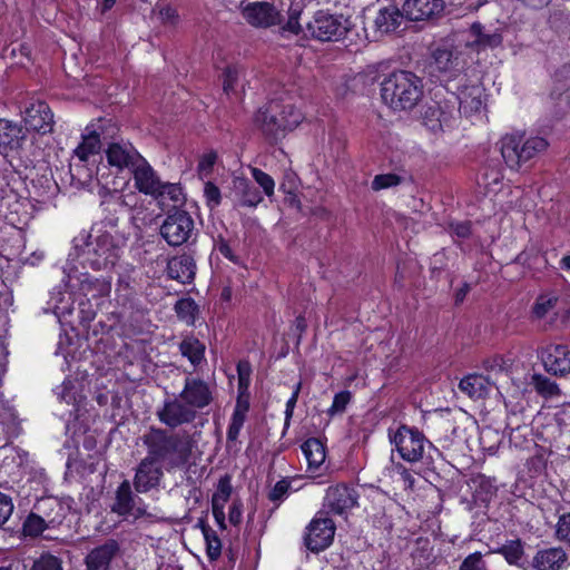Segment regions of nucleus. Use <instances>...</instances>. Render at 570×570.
Instances as JSON below:
<instances>
[{
  "instance_id": "9",
  "label": "nucleus",
  "mask_w": 570,
  "mask_h": 570,
  "mask_svg": "<svg viewBox=\"0 0 570 570\" xmlns=\"http://www.w3.org/2000/svg\"><path fill=\"white\" fill-rule=\"evenodd\" d=\"M423 126L434 135L452 130L458 121L453 100L432 101L422 115Z\"/></svg>"
},
{
  "instance_id": "10",
  "label": "nucleus",
  "mask_w": 570,
  "mask_h": 570,
  "mask_svg": "<svg viewBox=\"0 0 570 570\" xmlns=\"http://www.w3.org/2000/svg\"><path fill=\"white\" fill-rule=\"evenodd\" d=\"M335 529L334 521L318 512L306 527L305 547L312 552L325 550L334 540Z\"/></svg>"
},
{
  "instance_id": "52",
  "label": "nucleus",
  "mask_w": 570,
  "mask_h": 570,
  "mask_svg": "<svg viewBox=\"0 0 570 570\" xmlns=\"http://www.w3.org/2000/svg\"><path fill=\"white\" fill-rule=\"evenodd\" d=\"M217 155L216 151L209 150L208 153H205L198 163V174L202 177H208L214 168V165L216 164Z\"/></svg>"
},
{
  "instance_id": "38",
  "label": "nucleus",
  "mask_w": 570,
  "mask_h": 570,
  "mask_svg": "<svg viewBox=\"0 0 570 570\" xmlns=\"http://www.w3.org/2000/svg\"><path fill=\"white\" fill-rule=\"evenodd\" d=\"M153 197L160 204H165L167 200H170L173 205L176 206L183 202V190L177 184L163 181L158 191L155 193Z\"/></svg>"
},
{
  "instance_id": "59",
  "label": "nucleus",
  "mask_w": 570,
  "mask_h": 570,
  "mask_svg": "<svg viewBox=\"0 0 570 570\" xmlns=\"http://www.w3.org/2000/svg\"><path fill=\"white\" fill-rule=\"evenodd\" d=\"M533 137H528L527 131L522 128H511L509 131H507L502 138V142H519L522 140H525V142H530V140H533Z\"/></svg>"
},
{
  "instance_id": "40",
  "label": "nucleus",
  "mask_w": 570,
  "mask_h": 570,
  "mask_svg": "<svg viewBox=\"0 0 570 570\" xmlns=\"http://www.w3.org/2000/svg\"><path fill=\"white\" fill-rule=\"evenodd\" d=\"M179 320L184 321L187 325H194L198 306L193 298L178 299L174 307Z\"/></svg>"
},
{
  "instance_id": "11",
  "label": "nucleus",
  "mask_w": 570,
  "mask_h": 570,
  "mask_svg": "<svg viewBox=\"0 0 570 570\" xmlns=\"http://www.w3.org/2000/svg\"><path fill=\"white\" fill-rule=\"evenodd\" d=\"M358 498L354 487L340 483L326 490L324 508L334 514L342 515L358 504Z\"/></svg>"
},
{
  "instance_id": "31",
  "label": "nucleus",
  "mask_w": 570,
  "mask_h": 570,
  "mask_svg": "<svg viewBox=\"0 0 570 570\" xmlns=\"http://www.w3.org/2000/svg\"><path fill=\"white\" fill-rule=\"evenodd\" d=\"M179 352L183 356L197 367L205 360L206 346L195 336H186L178 345Z\"/></svg>"
},
{
  "instance_id": "4",
  "label": "nucleus",
  "mask_w": 570,
  "mask_h": 570,
  "mask_svg": "<svg viewBox=\"0 0 570 570\" xmlns=\"http://www.w3.org/2000/svg\"><path fill=\"white\" fill-rule=\"evenodd\" d=\"M387 438L402 460L409 463L432 460L431 450L438 449L426 439L423 432L415 426L399 424L387 429Z\"/></svg>"
},
{
  "instance_id": "57",
  "label": "nucleus",
  "mask_w": 570,
  "mask_h": 570,
  "mask_svg": "<svg viewBox=\"0 0 570 570\" xmlns=\"http://www.w3.org/2000/svg\"><path fill=\"white\" fill-rule=\"evenodd\" d=\"M13 512V502L10 495L0 492V525L4 524Z\"/></svg>"
},
{
  "instance_id": "1",
  "label": "nucleus",
  "mask_w": 570,
  "mask_h": 570,
  "mask_svg": "<svg viewBox=\"0 0 570 570\" xmlns=\"http://www.w3.org/2000/svg\"><path fill=\"white\" fill-rule=\"evenodd\" d=\"M146 458L165 463L168 471L185 466L191 455V442L178 433L150 426L141 436Z\"/></svg>"
},
{
  "instance_id": "32",
  "label": "nucleus",
  "mask_w": 570,
  "mask_h": 570,
  "mask_svg": "<svg viewBox=\"0 0 570 570\" xmlns=\"http://www.w3.org/2000/svg\"><path fill=\"white\" fill-rule=\"evenodd\" d=\"M489 382L479 374H470L464 376L460 383L459 389L472 399H481L488 394Z\"/></svg>"
},
{
  "instance_id": "54",
  "label": "nucleus",
  "mask_w": 570,
  "mask_h": 570,
  "mask_svg": "<svg viewBox=\"0 0 570 570\" xmlns=\"http://www.w3.org/2000/svg\"><path fill=\"white\" fill-rule=\"evenodd\" d=\"M460 570H487L481 552L469 554L461 563Z\"/></svg>"
},
{
  "instance_id": "15",
  "label": "nucleus",
  "mask_w": 570,
  "mask_h": 570,
  "mask_svg": "<svg viewBox=\"0 0 570 570\" xmlns=\"http://www.w3.org/2000/svg\"><path fill=\"white\" fill-rule=\"evenodd\" d=\"M163 478V464L145 456L136 468L132 484L136 492L147 493L157 489Z\"/></svg>"
},
{
  "instance_id": "26",
  "label": "nucleus",
  "mask_w": 570,
  "mask_h": 570,
  "mask_svg": "<svg viewBox=\"0 0 570 570\" xmlns=\"http://www.w3.org/2000/svg\"><path fill=\"white\" fill-rule=\"evenodd\" d=\"M167 275L169 278L181 284L191 283L196 275V264L190 255L184 254L170 258L167 263Z\"/></svg>"
},
{
  "instance_id": "60",
  "label": "nucleus",
  "mask_w": 570,
  "mask_h": 570,
  "mask_svg": "<svg viewBox=\"0 0 570 570\" xmlns=\"http://www.w3.org/2000/svg\"><path fill=\"white\" fill-rule=\"evenodd\" d=\"M101 145H78L75 149V155L81 161H89L91 157L99 154Z\"/></svg>"
},
{
  "instance_id": "14",
  "label": "nucleus",
  "mask_w": 570,
  "mask_h": 570,
  "mask_svg": "<svg viewBox=\"0 0 570 570\" xmlns=\"http://www.w3.org/2000/svg\"><path fill=\"white\" fill-rule=\"evenodd\" d=\"M544 370L554 376L570 374V347L566 344H550L540 353Z\"/></svg>"
},
{
  "instance_id": "55",
  "label": "nucleus",
  "mask_w": 570,
  "mask_h": 570,
  "mask_svg": "<svg viewBox=\"0 0 570 570\" xmlns=\"http://www.w3.org/2000/svg\"><path fill=\"white\" fill-rule=\"evenodd\" d=\"M289 489V482L287 480H281L276 482L273 489L268 492V499L278 504L286 498Z\"/></svg>"
},
{
  "instance_id": "39",
  "label": "nucleus",
  "mask_w": 570,
  "mask_h": 570,
  "mask_svg": "<svg viewBox=\"0 0 570 570\" xmlns=\"http://www.w3.org/2000/svg\"><path fill=\"white\" fill-rule=\"evenodd\" d=\"M237 187L242 189L239 206L255 208L263 202L262 194L248 180L239 179Z\"/></svg>"
},
{
  "instance_id": "36",
  "label": "nucleus",
  "mask_w": 570,
  "mask_h": 570,
  "mask_svg": "<svg viewBox=\"0 0 570 570\" xmlns=\"http://www.w3.org/2000/svg\"><path fill=\"white\" fill-rule=\"evenodd\" d=\"M558 301L554 294L539 295L532 306L531 317L537 321L543 320L556 308Z\"/></svg>"
},
{
  "instance_id": "8",
  "label": "nucleus",
  "mask_w": 570,
  "mask_h": 570,
  "mask_svg": "<svg viewBox=\"0 0 570 570\" xmlns=\"http://www.w3.org/2000/svg\"><path fill=\"white\" fill-rule=\"evenodd\" d=\"M160 423L169 429H176L195 421L197 414L180 394H171L164 399L156 411Z\"/></svg>"
},
{
  "instance_id": "35",
  "label": "nucleus",
  "mask_w": 570,
  "mask_h": 570,
  "mask_svg": "<svg viewBox=\"0 0 570 570\" xmlns=\"http://www.w3.org/2000/svg\"><path fill=\"white\" fill-rule=\"evenodd\" d=\"M248 411L247 404H242L239 401L237 402L230 423L227 429V445L230 446L232 443H235L239 436L240 430L244 425V422L246 420V413Z\"/></svg>"
},
{
  "instance_id": "50",
  "label": "nucleus",
  "mask_w": 570,
  "mask_h": 570,
  "mask_svg": "<svg viewBox=\"0 0 570 570\" xmlns=\"http://www.w3.org/2000/svg\"><path fill=\"white\" fill-rule=\"evenodd\" d=\"M556 537L559 541L570 546V512L559 515L556 525Z\"/></svg>"
},
{
  "instance_id": "49",
  "label": "nucleus",
  "mask_w": 570,
  "mask_h": 570,
  "mask_svg": "<svg viewBox=\"0 0 570 570\" xmlns=\"http://www.w3.org/2000/svg\"><path fill=\"white\" fill-rule=\"evenodd\" d=\"M402 180V177L396 174L376 175L372 181V188L374 190H381L384 188L394 187L400 185Z\"/></svg>"
},
{
  "instance_id": "3",
  "label": "nucleus",
  "mask_w": 570,
  "mask_h": 570,
  "mask_svg": "<svg viewBox=\"0 0 570 570\" xmlns=\"http://www.w3.org/2000/svg\"><path fill=\"white\" fill-rule=\"evenodd\" d=\"M304 119L303 112L289 97L272 99L259 108L255 116V125L266 136L283 138L294 130Z\"/></svg>"
},
{
  "instance_id": "30",
  "label": "nucleus",
  "mask_w": 570,
  "mask_h": 570,
  "mask_svg": "<svg viewBox=\"0 0 570 570\" xmlns=\"http://www.w3.org/2000/svg\"><path fill=\"white\" fill-rule=\"evenodd\" d=\"M82 294L90 299H104L111 292V283L107 278L86 277L81 282Z\"/></svg>"
},
{
  "instance_id": "34",
  "label": "nucleus",
  "mask_w": 570,
  "mask_h": 570,
  "mask_svg": "<svg viewBox=\"0 0 570 570\" xmlns=\"http://www.w3.org/2000/svg\"><path fill=\"white\" fill-rule=\"evenodd\" d=\"M301 449L309 469H317L325 461V448L320 440L311 438L302 444Z\"/></svg>"
},
{
  "instance_id": "27",
  "label": "nucleus",
  "mask_w": 570,
  "mask_h": 570,
  "mask_svg": "<svg viewBox=\"0 0 570 570\" xmlns=\"http://www.w3.org/2000/svg\"><path fill=\"white\" fill-rule=\"evenodd\" d=\"M483 89L481 86L474 85L462 88L456 98L452 97L451 100L455 102L459 100L460 111L464 116L471 117L475 114L481 112L483 108Z\"/></svg>"
},
{
  "instance_id": "2",
  "label": "nucleus",
  "mask_w": 570,
  "mask_h": 570,
  "mask_svg": "<svg viewBox=\"0 0 570 570\" xmlns=\"http://www.w3.org/2000/svg\"><path fill=\"white\" fill-rule=\"evenodd\" d=\"M423 95L422 78L407 70L393 71L381 82L382 101L394 111L412 110Z\"/></svg>"
},
{
  "instance_id": "7",
  "label": "nucleus",
  "mask_w": 570,
  "mask_h": 570,
  "mask_svg": "<svg viewBox=\"0 0 570 570\" xmlns=\"http://www.w3.org/2000/svg\"><path fill=\"white\" fill-rule=\"evenodd\" d=\"M195 223L186 210L169 213L160 225V235L169 246H180L193 237Z\"/></svg>"
},
{
  "instance_id": "28",
  "label": "nucleus",
  "mask_w": 570,
  "mask_h": 570,
  "mask_svg": "<svg viewBox=\"0 0 570 570\" xmlns=\"http://www.w3.org/2000/svg\"><path fill=\"white\" fill-rule=\"evenodd\" d=\"M538 151L535 145H501L500 147L502 158L511 169H519Z\"/></svg>"
},
{
  "instance_id": "48",
  "label": "nucleus",
  "mask_w": 570,
  "mask_h": 570,
  "mask_svg": "<svg viewBox=\"0 0 570 570\" xmlns=\"http://www.w3.org/2000/svg\"><path fill=\"white\" fill-rule=\"evenodd\" d=\"M239 79L237 68L227 67L223 72V90L227 96L236 94V87Z\"/></svg>"
},
{
  "instance_id": "37",
  "label": "nucleus",
  "mask_w": 570,
  "mask_h": 570,
  "mask_svg": "<svg viewBox=\"0 0 570 570\" xmlns=\"http://www.w3.org/2000/svg\"><path fill=\"white\" fill-rule=\"evenodd\" d=\"M29 139L26 130L16 122L0 118V141L13 142Z\"/></svg>"
},
{
  "instance_id": "19",
  "label": "nucleus",
  "mask_w": 570,
  "mask_h": 570,
  "mask_svg": "<svg viewBox=\"0 0 570 570\" xmlns=\"http://www.w3.org/2000/svg\"><path fill=\"white\" fill-rule=\"evenodd\" d=\"M33 508L41 515L47 528L50 530L60 527L69 511V508L55 497L39 499Z\"/></svg>"
},
{
  "instance_id": "25",
  "label": "nucleus",
  "mask_w": 570,
  "mask_h": 570,
  "mask_svg": "<svg viewBox=\"0 0 570 570\" xmlns=\"http://www.w3.org/2000/svg\"><path fill=\"white\" fill-rule=\"evenodd\" d=\"M405 14L396 6L381 8L374 18V31L380 36L396 31L403 23Z\"/></svg>"
},
{
  "instance_id": "18",
  "label": "nucleus",
  "mask_w": 570,
  "mask_h": 570,
  "mask_svg": "<svg viewBox=\"0 0 570 570\" xmlns=\"http://www.w3.org/2000/svg\"><path fill=\"white\" fill-rule=\"evenodd\" d=\"M119 553L120 543L115 539H107L87 553L85 557L86 570H110L112 561Z\"/></svg>"
},
{
  "instance_id": "16",
  "label": "nucleus",
  "mask_w": 570,
  "mask_h": 570,
  "mask_svg": "<svg viewBox=\"0 0 570 570\" xmlns=\"http://www.w3.org/2000/svg\"><path fill=\"white\" fill-rule=\"evenodd\" d=\"M23 120L27 131H35L39 135L50 132L53 127V114L45 101H33L26 107L23 111Z\"/></svg>"
},
{
  "instance_id": "21",
  "label": "nucleus",
  "mask_w": 570,
  "mask_h": 570,
  "mask_svg": "<svg viewBox=\"0 0 570 570\" xmlns=\"http://www.w3.org/2000/svg\"><path fill=\"white\" fill-rule=\"evenodd\" d=\"M108 164L118 170L132 169L142 156L134 148V145H108L105 149Z\"/></svg>"
},
{
  "instance_id": "33",
  "label": "nucleus",
  "mask_w": 570,
  "mask_h": 570,
  "mask_svg": "<svg viewBox=\"0 0 570 570\" xmlns=\"http://www.w3.org/2000/svg\"><path fill=\"white\" fill-rule=\"evenodd\" d=\"M0 426L4 436L11 438L19 434L20 423L13 406L0 401Z\"/></svg>"
},
{
  "instance_id": "5",
  "label": "nucleus",
  "mask_w": 570,
  "mask_h": 570,
  "mask_svg": "<svg viewBox=\"0 0 570 570\" xmlns=\"http://www.w3.org/2000/svg\"><path fill=\"white\" fill-rule=\"evenodd\" d=\"M85 253L87 261L94 269H106L112 267L119 258L120 247L115 243L111 234L102 232L88 235Z\"/></svg>"
},
{
  "instance_id": "46",
  "label": "nucleus",
  "mask_w": 570,
  "mask_h": 570,
  "mask_svg": "<svg viewBox=\"0 0 570 570\" xmlns=\"http://www.w3.org/2000/svg\"><path fill=\"white\" fill-rule=\"evenodd\" d=\"M232 482L229 475H224L219 479L217 491L213 494L212 503L224 504L229 500L232 494Z\"/></svg>"
},
{
  "instance_id": "51",
  "label": "nucleus",
  "mask_w": 570,
  "mask_h": 570,
  "mask_svg": "<svg viewBox=\"0 0 570 570\" xmlns=\"http://www.w3.org/2000/svg\"><path fill=\"white\" fill-rule=\"evenodd\" d=\"M154 13H157L160 22L166 26L174 27L179 21L177 10L170 6L156 7Z\"/></svg>"
},
{
  "instance_id": "41",
  "label": "nucleus",
  "mask_w": 570,
  "mask_h": 570,
  "mask_svg": "<svg viewBox=\"0 0 570 570\" xmlns=\"http://www.w3.org/2000/svg\"><path fill=\"white\" fill-rule=\"evenodd\" d=\"M46 530H49L41 515L33 509L22 524V531L26 537L37 538Z\"/></svg>"
},
{
  "instance_id": "42",
  "label": "nucleus",
  "mask_w": 570,
  "mask_h": 570,
  "mask_svg": "<svg viewBox=\"0 0 570 570\" xmlns=\"http://www.w3.org/2000/svg\"><path fill=\"white\" fill-rule=\"evenodd\" d=\"M532 384L537 393L543 397H554L561 394L558 384L542 374H534Z\"/></svg>"
},
{
  "instance_id": "44",
  "label": "nucleus",
  "mask_w": 570,
  "mask_h": 570,
  "mask_svg": "<svg viewBox=\"0 0 570 570\" xmlns=\"http://www.w3.org/2000/svg\"><path fill=\"white\" fill-rule=\"evenodd\" d=\"M204 539L208 559L210 561L217 560L222 553V542L216 531L213 529H205Z\"/></svg>"
},
{
  "instance_id": "20",
  "label": "nucleus",
  "mask_w": 570,
  "mask_h": 570,
  "mask_svg": "<svg viewBox=\"0 0 570 570\" xmlns=\"http://www.w3.org/2000/svg\"><path fill=\"white\" fill-rule=\"evenodd\" d=\"M444 9L443 0H405L403 11L411 21H424L438 17Z\"/></svg>"
},
{
  "instance_id": "43",
  "label": "nucleus",
  "mask_w": 570,
  "mask_h": 570,
  "mask_svg": "<svg viewBox=\"0 0 570 570\" xmlns=\"http://www.w3.org/2000/svg\"><path fill=\"white\" fill-rule=\"evenodd\" d=\"M498 552L501 553L510 564H518L524 553L522 542L519 539L508 541Z\"/></svg>"
},
{
  "instance_id": "12",
  "label": "nucleus",
  "mask_w": 570,
  "mask_h": 570,
  "mask_svg": "<svg viewBox=\"0 0 570 570\" xmlns=\"http://www.w3.org/2000/svg\"><path fill=\"white\" fill-rule=\"evenodd\" d=\"M179 394L195 410L196 414L214 401L213 387L199 377L187 376Z\"/></svg>"
},
{
  "instance_id": "29",
  "label": "nucleus",
  "mask_w": 570,
  "mask_h": 570,
  "mask_svg": "<svg viewBox=\"0 0 570 570\" xmlns=\"http://www.w3.org/2000/svg\"><path fill=\"white\" fill-rule=\"evenodd\" d=\"M568 561V554L562 548L539 550L532 559L534 570H560Z\"/></svg>"
},
{
  "instance_id": "62",
  "label": "nucleus",
  "mask_w": 570,
  "mask_h": 570,
  "mask_svg": "<svg viewBox=\"0 0 570 570\" xmlns=\"http://www.w3.org/2000/svg\"><path fill=\"white\" fill-rule=\"evenodd\" d=\"M72 387L73 385L71 381H63L62 384L58 386V397L67 404L72 403L76 400L75 394L71 393Z\"/></svg>"
},
{
  "instance_id": "58",
  "label": "nucleus",
  "mask_w": 570,
  "mask_h": 570,
  "mask_svg": "<svg viewBox=\"0 0 570 570\" xmlns=\"http://www.w3.org/2000/svg\"><path fill=\"white\" fill-rule=\"evenodd\" d=\"M449 232L458 238L465 239L471 235V223L470 222H451L449 224Z\"/></svg>"
},
{
  "instance_id": "45",
  "label": "nucleus",
  "mask_w": 570,
  "mask_h": 570,
  "mask_svg": "<svg viewBox=\"0 0 570 570\" xmlns=\"http://www.w3.org/2000/svg\"><path fill=\"white\" fill-rule=\"evenodd\" d=\"M250 173H252L254 180L262 187L264 194L268 198L274 196L275 181H274L273 177L256 167H252Z\"/></svg>"
},
{
  "instance_id": "61",
  "label": "nucleus",
  "mask_w": 570,
  "mask_h": 570,
  "mask_svg": "<svg viewBox=\"0 0 570 570\" xmlns=\"http://www.w3.org/2000/svg\"><path fill=\"white\" fill-rule=\"evenodd\" d=\"M302 383L298 382L295 385V389L292 393V396L286 402V410H285V424L287 425L289 423L291 417L293 416V412L295 409V405L297 403L298 394L301 391Z\"/></svg>"
},
{
  "instance_id": "64",
  "label": "nucleus",
  "mask_w": 570,
  "mask_h": 570,
  "mask_svg": "<svg viewBox=\"0 0 570 570\" xmlns=\"http://www.w3.org/2000/svg\"><path fill=\"white\" fill-rule=\"evenodd\" d=\"M224 508H225L224 504L212 503V511H213L214 519H215L216 523L218 524V527L223 530L226 529Z\"/></svg>"
},
{
  "instance_id": "47",
  "label": "nucleus",
  "mask_w": 570,
  "mask_h": 570,
  "mask_svg": "<svg viewBox=\"0 0 570 570\" xmlns=\"http://www.w3.org/2000/svg\"><path fill=\"white\" fill-rule=\"evenodd\" d=\"M31 570H63L62 561L53 554L42 553L35 560Z\"/></svg>"
},
{
  "instance_id": "17",
  "label": "nucleus",
  "mask_w": 570,
  "mask_h": 570,
  "mask_svg": "<svg viewBox=\"0 0 570 570\" xmlns=\"http://www.w3.org/2000/svg\"><path fill=\"white\" fill-rule=\"evenodd\" d=\"M242 14L247 23L256 28H269L282 21L281 12L268 2L248 3Z\"/></svg>"
},
{
  "instance_id": "24",
  "label": "nucleus",
  "mask_w": 570,
  "mask_h": 570,
  "mask_svg": "<svg viewBox=\"0 0 570 570\" xmlns=\"http://www.w3.org/2000/svg\"><path fill=\"white\" fill-rule=\"evenodd\" d=\"M135 187L142 194L154 196L163 183L150 164L142 157L132 169Z\"/></svg>"
},
{
  "instance_id": "56",
  "label": "nucleus",
  "mask_w": 570,
  "mask_h": 570,
  "mask_svg": "<svg viewBox=\"0 0 570 570\" xmlns=\"http://www.w3.org/2000/svg\"><path fill=\"white\" fill-rule=\"evenodd\" d=\"M204 196L206 198L207 205L210 208H215L220 204V191L218 187L212 181H207L205 184Z\"/></svg>"
},
{
  "instance_id": "13",
  "label": "nucleus",
  "mask_w": 570,
  "mask_h": 570,
  "mask_svg": "<svg viewBox=\"0 0 570 570\" xmlns=\"http://www.w3.org/2000/svg\"><path fill=\"white\" fill-rule=\"evenodd\" d=\"M110 510L124 519L131 517L134 520H137L147 515L145 507L136 505V497L132 493L131 484L128 480H124L118 485L115 492V501Z\"/></svg>"
},
{
  "instance_id": "53",
  "label": "nucleus",
  "mask_w": 570,
  "mask_h": 570,
  "mask_svg": "<svg viewBox=\"0 0 570 570\" xmlns=\"http://www.w3.org/2000/svg\"><path fill=\"white\" fill-rule=\"evenodd\" d=\"M351 392L348 391H342L340 393H336L333 399L332 406L328 410V413L331 415H334L336 413H343L347 406V404L351 401Z\"/></svg>"
},
{
  "instance_id": "63",
  "label": "nucleus",
  "mask_w": 570,
  "mask_h": 570,
  "mask_svg": "<svg viewBox=\"0 0 570 570\" xmlns=\"http://www.w3.org/2000/svg\"><path fill=\"white\" fill-rule=\"evenodd\" d=\"M242 503L240 502H233V504L229 507L228 512V520L232 524L237 525L242 521Z\"/></svg>"
},
{
  "instance_id": "23",
  "label": "nucleus",
  "mask_w": 570,
  "mask_h": 570,
  "mask_svg": "<svg viewBox=\"0 0 570 570\" xmlns=\"http://www.w3.org/2000/svg\"><path fill=\"white\" fill-rule=\"evenodd\" d=\"M119 128L110 118H99L86 126L82 142H110L117 138Z\"/></svg>"
},
{
  "instance_id": "22",
  "label": "nucleus",
  "mask_w": 570,
  "mask_h": 570,
  "mask_svg": "<svg viewBox=\"0 0 570 570\" xmlns=\"http://www.w3.org/2000/svg\"><path fill=\"white\" fill-rule=\"evenodd\" d=\"M503 40L499 29L487 30L481 23H473L466 36V46L476 50L495 49Z\"/></svg>"
},
{
  "instance_id": "6",
  "label": "nucleus",
  "mask_w": 570,
  "mask_h": 570,
  "mask_svg": "<svg viewBox=\"0 0 570 570\" xmlns=\"http://www.w3.org/2000/svg\"><path fill=\"white\" fill-rule=\"evenodd\" d=\"M351 28V22L343 14H332L325 10H318L307 22L308 33L321 41H336L344 37Z\"/></svg>"
}]
</instances>
